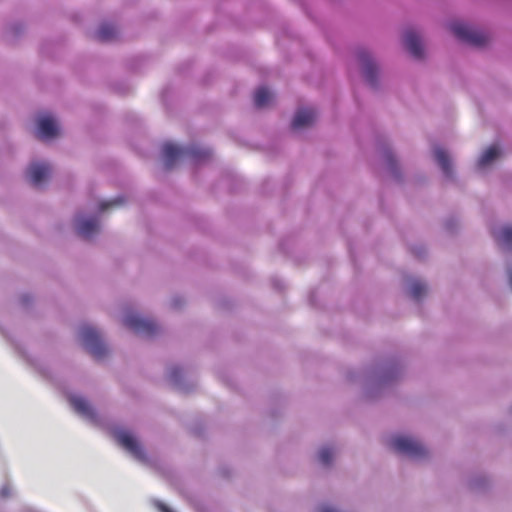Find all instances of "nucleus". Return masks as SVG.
Segmentation results:
<instances>
[{"mask_svg": "<svg viewBox=\"0 0 512 512\" xmlns=\"http://www.w3.org/2000/svg\"><path fill=\"white\" fill-rule=\"evenodd\" d=\"M391 446L395 452H398L402 455H407L412 459H421L427 455V450L424 445L412 437H393Z\"/></svg>", "mask_w": 512, "mask_h": 512, "instance_id": "obj_2", "label": "nucleus"}, {"mask_svg": "<svg viewBox=\"0 0 512 512\" xmlns=\"http://www.w3.org/2000/svg\"><path fill=\"white\" fill-rule=\"evenodd\" d=\"M387 162H388V164H390L391 168L394 167V160H393V157L391 155L387 156Z\"/></svg>", "mask_w": 512, "mask_h": 512, "instance_id": "obj_26", "label": "nucleus"}, {"mask_svg": "<svg viewBox=\"0 0 512 512\" xmlns=\"http://www.w3.org/2000/svg\"><path fill=\"white\" fill-rule=\"evenodd\" d=\"M450 30L458 40H461L473 47H483L489 41V37L486 33L470 28L462 23L451 24Z\"/></svg>", "mask_w": 512, "mask_h": 512, "instance_id": "obj_3", "label": "nucleus"}, {"mask_svg": "<svg viewBox=\"0 0 512 512\" xmlns=\"http://www.w3.org/2000/svg\"><path fill=\"white\" fill-rule=\"evenodd\" d=\"M509 281H510V286L512 289V269L509 270Z\"/></svg>", "mask_w": 512, "mask_h": 512, "instance_id": "obj_27", "label": "nucleus"}, {"mask_svg": "<svg viewBox=\"0 0 512 512\" xmlns=\"http://www.w3.org/2000/svg\"><path fill=\"white\" fill-rule=\"evenodd\" d=\"M321 512H338V511L331 507H324V508H322Z\"/></svg>", "mask_w": 512, "mask_h": 512, "instance_id": "obj_25", "label": "nucleus"}, {"mask_svg": "<svg viewBox=\"0 0 512 512\" xmlns=\"http://www.w3.org/2000/svg\"><path fill=\"white\" fill-rule=\"evenodd\" d=\"M427 288L425 283L421 281H413L411 284L410 294L414 300H420L426 294Z\"/></svg>", "mask_w": 512, "mask_h": 512, "instance_id": "obj_19", "label": "nucleus"}, {"mask_svg": "<svg viewBox=\"0 0 512 512\" xmlns=\"http://www.w3.org/2000/svg\"><path fill=\"white\" fill-rule=\"evenodd\" d=\"M413 254H416V256L420 255V253H418L417 251H413Z\"/></svg>", "mask_w": 512, "mask_h": 512, "instance_id": "obj_28", "label": "nucleus"}, {"mask_svg": "<svg viewBox=\"0 0 512 512\" xmlns=\"http://www.w3.org/2000/svg\"><path fill=\"white\" fill-rule=\"evenodd\" d=\"M159 509H160V511H162V512H172V511H171V509H170V508H168V507H167L166 505H164V504H160V505H159Z\"/></svg>", "mask_w": 512, "mask_h": 512, "instance_id": "obj_24", "label": "nucleus"}, {"mask_svg": "<svg viewBox=\"0 0 512 512\" xmlns=\"http://www.w3.org/2000/svg\"><path fill=\"white\" fill-rule=\"evenodd\" d=\"M116 36V29L111 24H104L96 31L95 38L98 41H112Z\"/></svg>", "mask_w": 512, "mask_h": 512, "instance_id": "obj_17", "label": "nucleus"}, {"mask_svg": "<svg viewBox=\"0 0 512 512\" xmlns=\"http://www.w3.org/2000/svg\"><path fill=\"white\" fill-rule=\"evenodd\" d=\"M124 325L134 332L147 337L157 334L159 330L156 322L138 315H127L124 319Z\"/></svg>", "mask_w": 512, "mask_h": 512, "instance_id": "obj_6", "label": "nucleus"}, {"mask_svg": "<svg viewBox=\"0 0 512 512\" xmlns=\"http://www.w3.org/2000/svg\"><path fill=\"white\" fill-rule=\"evenodd\" d=\"M69 404L73 410L90 421H96V413L91 404L80 396H70Z\"/></svg>", "mask_w": 512, "mask_h": 512, "instance_id": "obj_9", "label": "nucleus"}, {"mask_svg": "<svg viewBox=\"0 0 512 512\" xmlns=\"http://www.w3.org/2000/svg\"><path fill=\"white\" fill-rule=\"evenodd\" d=\"M59 135V128L50 115H45L39 118L38 121V138L41 140L53 139Z\"/></svg>", "mask_w": 512, "mask_h": 512, "instance_id": "obj_7", "label": "nucleus"}, {"mask_svg": "<svg viewBox=\"0 0 512 512\" xmlns=\"http://www.w3.org/2000/svg\"><path fill=\"white\" fill-rule=\"evenodd\" d=\"M319 460L323 465H330L331 460H333V451L327 447L321 448L319 452Z\"/></svg>", "mask_w": 512, "mask_h": 512, "instance_id": "obj_21", "label": "nucleus"}, {"mask_svg": "<svg viewBox=\"0 0 512 512\" xmlns=\"http://www.w3.org/2000/svg\"><path fill=\"white\" fill-rule=\"evenodd\" d=\"M316 113L313 109H300L296 112L292 122L293 129H303L312 125L315 121Z\"/></svg>", "mask_w": 512, "mask_h": 512, "instance_id": "obj_13", "label": "nucleus"}, {"mask_svg": "<svg viewBox=\"0 0 512 512\" xmlns=\"http://www.w3.org/2000/svg\"><path fill=\"white\" fill-rule=\"evenodd\" d=\"M124 202L125 200L121 197L115 198L111 201H102L99 205V211L105 212L112 207H120Z\"/></svg>", "mask_w": 512, "mask_h": 512, "instance_id": "obj_20", "label": "nucleus"}, {"mask_svg": "<svg viewBox=\"0 0 512 512\" xmlns=\"http://www.w3.org/2000/svg\"><path fill=\"white\" fill-rule=\"evenodd\" d=\"M30 183L39 186L50 174V166L47 163L34 162L30 164L27 170Z\"/></svg>", "mask_w": 512, "mask_h": 512, "instance_id": "obj_8", "label": "nucleus"}, {"mask_svg": "<svg viewBox=\"0 0 512 512\" xmlns=\"http://www.w3.org/2000/svg\"><path fill=\"white\" fill-rule=\"evenodd\" d=\"M404 44L413 57L420 59L424 55L419 35L413 30H407L404 34Z\"/></svg>", "mask_w": 512, "mask_h": 512, "instance_id": "obj_11", "label": "nucleus"}, {"mask_svg": "<svg viewBox=\"0 0 512 512\" xmlns=\"http://www.w3.org/2000/svg\"><path fill=\"white\" fill-rule=\"evenodd\" d=\"M434 158H436V161L439 167L442 168L443 173L447 177H450L452 173L451 160L450 157L447 155L446 151L442 148L435 149Z\"/></svg>", "mask_w": 512, "mask_h": 512, "instance_id": "obj_14", "label": "nucleus"}, {"mask_svg": "<svg viewBox=\"0 0 512 512\" xmlns=\"http://www.w3.org/2000/svg\"><path fill=\"white\" fill-rule=\"evenodd\" d=\"M163 155L165 167L170 169L178 158L188 157L195 162H200L210 157V151L202 149L196 145H192L188 148H180L173 143H166L163 146Z\"/></svg>", "mask_w": 512, "mask_h": 512, "instance_id": "obj_1", "label": "nucleus"}, {"mask_svg": "<svg viewBox=\"0 0 512 512\" xmlns=\"http://www.w3.org/2000/svg\"><path fill=\"white\" fill-rule=\"evenodd\" d=\"M173 305L177 307L178 306L177 301H174Z\"/></svg>", "mask_w": 512, "mask_h": 512, "instance_id": "obj_29", "label": "nucleus"}, {"mask_svg": "<svg viewBox=\"0 0 512 512\" xmlns=\"http://www.w3.org/2000/svg\"><path fill=\"white\" fill-rule=\"evenodd\" d=\"M99 232V223L94 218L76 219V233L84 239H89Z\"/></svg>", "mask_w": 512, "mask_h": 512, "instance_id": "obj_12", "label": "nucleus"}, {"mask_svg": "<svg viewBox=\"0 0 512 512\" xmlns=\"http://www.w3.org/2000/svg\"><path fill=\"white\" fill-rule=\"evenodd\" d=\"M113 436L115 441H117V443L122 447L123 450L132 454V456L135 457L136 460L140 462H146L147 457L144 448L141 447L138 440L135 439V437L132 434L125 430H119L115 431Z\"/></svg>", "mask_w": 512, "mask_h": 512, "instance_id": "obj_5", "label": "nucleus"}, {"mask_svg": "<svg viewBox=\"0 0 512 512\" xmlns=\"http://www.w3.org/2000/svg\"><path fill=\"white\" fill-rule=\"evenodd\" d=\"M271 100H272V94L270 93V91L267 88L261 87L256 90L255 95H254L255 107H257V108L267 107Z\"/></svg>", "mask_w": 512, "mask_h": 512, "instance_id": "obj_16", "label": "nucleus"}, {"mask_svg": "<svg viewBox=\"0 0 512 512\" xmlns=\"http://www.w3.org/2000/svg\"><path fill=\"white\" fill-rule=\"evenodd\" d=\"M179 375H180V370L178 368H173L171 370L170 377H171L172 381L177 383L178 379H179Z\"/></svg>", "mask_w": 512, "mask_h": 512, "instance_id": "obj_22", "label": "nucleus"}, {"mask_svg": "<svg viewBox=\"0 0 512 512\" xmlns=\"http://www.w3.org/2000/svg\"><path fill=\"white\" fill-rule=\"evenodd\" d=\"M494 238L496 239L498 245L504 248L512 247V227L506 226L501 230L492 232Z\"/></svg>", "mask_w": 512, "mask_h": 512, "instance_id": "obj_15", "label": "nucleus"}, {"mask_svg": "<svg viewBox=\"0 0 512 512\" xmlns=\"http://www.w3.org/2000/svg\"><path fill=\"white\" fill-rule=\"evenodd\" d=\"M358 59L367 83L375 85L377 68L372 58L369 56V53L366 51H359Z\"/></svg>", "mask_w": 512, "mask_h": 512, "instance_id": "obj_10", "label": "nucleus"}, {"mask_svg": "<svg viewBox=\"0 0 512 512\" xmlns=\"http://www.w3.org/2000/svg\"><path fill=\"white\" fill-rule=\"evenodd\" d=\"M499 156V149L496 145H491L484 151L478 160V167L483 168L489 165L493 160Z\"/></svg>", "mask_w": 512, "mask_h": 512, "instance_id": "obj_18", "label": "nucleus"}, {"mask_svg": "<svg viewBox=\"0 0 512 512\" xmlns=\"http://www.w3.org/2000/svg\"><path fill=\"white\" fill-rule=\"evenodd\" d=\"M9 495H10L9 487L8 486L2 487L0 490V497L3 499H6V498H8Z\"/></svg>", "mask_w": 512, "mask_h": 512, "instance_id": "obj_23", "label": "nucleus"}, {"mask_svg": "<svg viewBox=\"0 0 512 512\" xmlns=\"http://www.w3.org/2000/svg\"><path fill=\"white\" fill-rule=\"evenodd\" d=\"M81 337L89 354L95 359L100 360L107 355L106 345L102 342L99 332L92 326L82 327Z\"/></svg>", "mask_w": 512, "mask_h": 512, "instance_id": "obj_4", "label": "nucleus"}]
</instances>
